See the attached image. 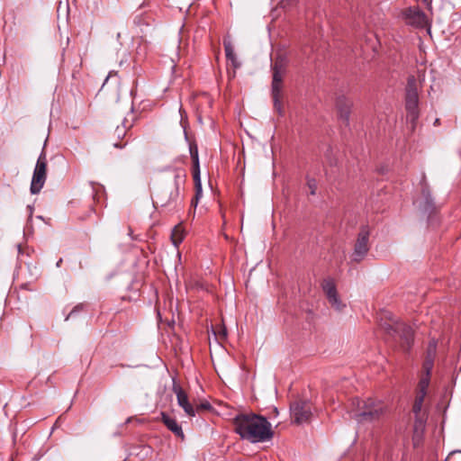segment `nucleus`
Wrapping results in <instances>:
<instances>
[{
    "label": "nucleus",
    "mask_w": 461,
    "mask_h": 461,
    "mask_svg": "<svg viewBox=\"0 0 461 461\" xmlns=\"http://www.w3.org/2000/svg\"><path fill=\"white\" fill-rule=\"evenodd\" d=\"M234 431L250 443L271 440L274 437L271 423L267 418L255 413H242L233 419Z\"/></svg>",
    "instance_id": "nucleus-1"
},
{
    "label": "nucleus",
    "mask_w": 461,
    "mask_h": 461,
    "mask_svg": "<svg viewBox=\"0 0 461 461\" xmlns=\"http://www.w3.org/2000/svg\"><path fill=\"white\" fill-rule=\"evenodd\" d=\"M388 406L383 402L368 399L362 402L358 411L353 413L352 419L358 424L374 423L383 420L388 414Z\"/></svg>",
    "instance_id": "nucleus-2"
},
{
    "label": "nucleus",
    "mask_w": 461,
    "mask_h": 461,
    "mask_svg": "<svg viewBox=\"0 0 461 461\" xmlns=\"http://www.w3.org/2000/svg\"><path fill=\"white\" fill-rule=\"evenodd\" d=\"M180 180L178 174L173 179L163 183L156 192V203L161 207L175 208L180 201Z\"/></svg>",
    "instance_id": "nucleus-3"
},
{
    "label": "nucleus",
    "mask_w": 461,
    "mask_h": 461,
    "mask_svg": "<svg viewBox=\"0 0 461 461\" xmlns=\"http://www.w3.org/2000/svg\"><path fill=\"white\" fill-rule=\"evenodd\" d=\"M406 118L411 123L413 131L417 125L420 117L419 113V95L416 86V79L413 76L408 78L405 96Z\"/></svg>",
    "instance_id": "nucleus-4"
},
{
    "label": "nucleus",
    "mask_w": 461,
    "mask_h": 461,
    "mask_svg": "<svg viewBox=\"0 0 461 461\" xmlns=\"http://www.w3.org/2000/svg\"><path fill=\"white\" fill-rule=\"evenodd\" d=\"M47 163L48 160L46 153L42 150L37 159L31 182L30 190L32 194H39L45 184L47 176Z\"/></svg>",
    "instance_id": "nucleus-5"
},
{
    "label": "nucleus",
    "mask_w": 461,
    "mask_h": 461,
    "mask_svg": "<svg viewBox=\"0 0 461 461\" xmlns=\"http://www.w3.org/2000/svg\"><path fill=\"white\" fill-rule=\"evenodd\" d=\"M370 230L367 226H363L357 235V242L355 244L354 251L352 253V260L360 262L364 259L369 250Z\"/></svg>",
    "instance_id": "nucleus-6"
},
{
    "label": "nucleus",
    "mask_w": 461,
    "mask_h": 461,
    "mask_svg": "<svg viewBox=\"0 0 461 461\" xmlns=\"http://www.w3.org/2000/svg\"><path fill=\"white\" fill-rule=\"evenodd\" d=\"M293 421L296 424H303L310 421L312 407L306 401H297L290 406Z\"/></svg>",
    "instance_id": "nucleus-7"
},
{
    "label": "nucleus",
    "mask_w": 461,
    "mask_h": 461,
    "mask_svg": "<svg viewBox=\"0 0 461 461\" xmlns=\"http://www.w3.org/2000/svg\"><path fill=\"white\" fill-rule=\"evenodd\" d=\"M406 23L416 27L424 28L429 24L426 14L417 6H411L402 12Z\"/></svg>",
    "instance_id": "nucleus-8"
},
{
    "label": "nucleus",
    "mask_w": 461,
    "mask_h": 461,
    "mask_svg": "<svg viewBox=\"0 0 461 461\" xmlns=\"http://www.w3.org/2000/svg\"><path fill=\"white\" fill-rule=\"evenodd\" d=\"M424 393L423 394H417L413 406H412V412L415 415V423H414V429L415 430L423 429L425 427L426 420H427V414L425 411H422V405L424 402Z\"/></svg>",
    "instance_id": "nucleus-9"
},
{
    "label": "nucleus",
    "mask_w": 461,
    "mask_h": 461,
    "mask_svg": "<svg viewBox=\"0 0 461 461\" xmlns=\"http://www.w3.org/2000/svg\"><path fill=\"white\" fill-rule=\"evenodd\" d=\"M173 392L176 395L177 404L183 408L184 411L190 417L195 416V410L189 402L188 396L181 386L177 384L173 385Z\"/></svg>",
    "instance_id": "nucleus-10"
},
{
    "label": "nucleus",
    "mask_w": 461,
    "mask_h": 461,
    "mask_svg": "<svg viewBox=\"0 0 461 461\" xmlns=\"http://www.w3.org/2000/svg\"><path fill=\"white\" fill-rule=\"evenodd\" d=\"M353 103L345 95H339L336 99V107L338 109L339 118L348 124Z\"/></svg>",
    "instance_id": "nucleus-11"
},
{
    "label": "nucleus",
    "mask_w": 461,
    "mask_h": 461,
    "mask_svg": "<svg viewBox=\"0 0 461 461\" xmlns=\"http://www.w3.org/2000/svg\"><path fill=\"white\" fill-rule=\"evenodd\" d=\"M397 331L399 332L402 339V347L404 350H409L413 343V330L412 329L404 324L400 323L397 325Z\"/></svg>",
    "instance_id": "nucleus-12"
},
{
    "label": "nucleus",
    "mask_w": 461,
    "mask_h": 461,
    "mask_svg": "<svg viewBox=\"0 0 461 461\" xmlns=\"http://www.w3.org/2000/svg\"><path fill=\"white\" fill-rule=\"evenodd\" d=\"M161 420L163 421L165 426L170 431H172L176 437L182 439L185 438L182 427L177 423L175 418L170 417L166 412H161Z\"/></svg>",
    "instance_id": "nucleus-13"
},
{
    "label": "nucleus",
    "mask_w": 461,
    "mask_h": 461,
    "mask_svg": "<svg viewBox=\"0 0 461 461\" xmlns=\"http://www.w3.org/2000/svg\"><path fill=\"white\" fill-rule=\"evenodd\" d=\"M223 46L227 59L231 63L234 68H240V63L239 62L237 55L234 52V48L230 37L223 39Z\"/></svg>",
    "instance_id": "nucleus-14"
},
{
    "label": "nucleus",
    "mask_w": 461,
    "mask_h": 461,
    "mask_svg": "<svg viewBox=\"0 0 461 461\" xmlns=\"http://www.w3.org/2000/svg\"><path fill=\"white\" fill-rule=\"evenodd\" d=\"M321 285L327 299L330 298L333 294L338 293L335 281L331 277L323 279Z\"/></svg>",
    "instance_id": "nucleus-15"
},
{
    "label": "nucleus",
    "mask_w": 461,
    "mask_h": 461,
    "mask_svg": "<svg viewBox=\"0 0 461 461\" xmlns=\"http://www.w3.org/2000/svg\"><path fill=\"white\" fill-rule=\"evenodd\" d=\"M287 66H288L287 58L283 54H279L275 58V59L272 63V71L286 72Z\"/></svg>",
    "instance_id": "nucleus-16"
},
{
    "label": "nucleus",
    "mask_w": 461,
    "mask_h": 461,
    "mask_svg": "<svg viewBox=\"0 0 461 461\" xmlns=\"http://www.w3.org/2000/svg\"><path fill=\"white\" fill-rule=\"evenodd\" d=\"M285 73L286 72L284 71H273L271 91H282L283 77L285 75Z\"/></svg>",
    "instance_id": "nucleus-17"
},
{
    "label": "nucleus",
    "mask_w": 461,
    "mask_h": 461,
    "mask_svg": "<svg viewBox=\"0 0 461 461\" xmlns=\"http://www.w3.org/2000/svg\"><path fill=\"white\" fill-rule=\"evenodd\" d=\"M185 238V231L180 225L175 226L171 232V240L175 247H178V245L183 241Z\"/></svg>",
    "instance_id": "nucleus-18"
},
{
    "label": "nucleus",
    "mask_w": 461,
    "mask_h": 461,
    "mask_svg": "<svg viewBox=\"0 0 461 461\" xmlns=\"http://www.w3.org/2000/svg\"><path fill=\"white\" fill-rule=\"evenodd\" d=\"M105 141L108 145L117 149H123L127 145V141L121 142L120 140H117L113 131L107 133Z\"/></svg>",
    "instance_id": "nucleus-19"
},
{
    "label": "nucleus",
    "mask_w": 461,
    "mask_h": 461,
    "mask_svg": "<svg viewBox=\"0 0 461 461\" xmlns=\"http://www.w3.org/2000/svg\"><path fill=\"white\" fill-rule=\"evenodd\" d=\"M125 122L126 121L124 120L122 123L121 126H117L113 131V135L116 136V139L117 140H122L125 135H126V132H127V129L130 128L131 126H126L125 125Z\"/></svg>",
    "instance_id": "nucleus-20"
},
{
    "label": "nucleus",
    "mask_w": 461,
    "mask_h": 461,
    "mask_svg": "<svg viewBox=\"0 0 461 461\" xmlns=\"http://www.w3.org/2000/svg\"><path fill=\"white\" fill-rule=\"evenodd\" d=\"M328 301L330 304L337 311H341L345 307V304L340 300L338 293L329 298Z\"/></svg>",
    "instance_id": "nucleus-21"
},
{
    "label": "nucleus",
    "mask_w": 461,
    "mask_h": 461,
    "mask_svg": "<svg viewBox=\"0 0 461 461\" xmlns=\"http://www.w3.org/2000/svg\"><path fill=\"white\" fill-rule=\"evenodd\" d=\"M281 96H282V91H272V97L274 101V107L278 112L279 114H282L283 109H282V104H281Z\"/></svg>",
    "instance_id": "nucleus-22"
},
{
    "label": "nucleus",
    "mask_w": 461,
    "mask_h": 461,
    "mask_svg": "<svg viewBox=\"0 0 461 461\" xmlns=\"http://www.w3.org/2000/svg\"><path fill=\"white\" fill-rule=\"evenodd\" d=\"M190 156L192 158L194 166L198 167L199 165V156H198V149L195 144L190 145L189 147Z\"/></svg>",
    "instance_id": "nucleus-23"
},
{
    "label": "nucleus",
    "mask_w": 461,
    "mask_h": 461,
    "mask_svg": "<svg viewBox=\"0 0 461 461\" xmlns=\"http://www.w3.org/2000/svg\"><path fill=\"white\" fill-rule=\"evenodd\" d=\"M214 336L220 340H225L227 338V330L225 327L220 326L217 330H212Z\"/></svg>",
    "instance_id": "nucleus-24"
},
{
    "label": "nucleus",
    "mask_w": 461,
    "mask_h": 461,
    "mask_svg": "<svg viewBox=\"0 0 461 461\" xmlns=\"http://www.w3.org/2000/svg\"><path fill=\"white\" fill-rule=\"evenodd\" d=\"M429 381L428 378H422L420 381V384H419L420 390H419L418 394H423L424 393V396H426L427 388L429 386Z\"/></svg>",
    "instance_id": "nucleus-25"
},
{
    "label": "nucleus",
    "mask_w": 461,
    "mask_h": 461,
    "mask_svg": "<svg viewBox=\"0 0 461 461\" xmlns=\"http://www.w3.org/2000/svg\"><path fill=\"white\" fill-rule=\"evenodd\" d=\"M194 181L195 186L202 185L201 184V177H200V167H195L194 166V172H193Z\"/></svg>",
    "instance_id": "nucleus-26"
},
{
    "label": "nucleus",
    "mask_w": 461,
    "mask_h": 461,
    "mask_svg": "<svg viewBox=\"0 0 461 461\" xmlns=\"http://www.w3.org/2000/svg\"><path fill=\"white\" fill-rule=\"evenodd\" d=\"M202 197V185L195 186V196L192 201V205L196 207L199 199Z\"/></svg>",
    "instance_id": "nucleus-27"
},
{
    "label": "nucleus",
    "mask_w": 461,
    "mask_h": 461,
    "mask_svg": "<svg viewBox=\"0 0 461 461\" xmlns=\"http://www.w3.org/2000/svg\"><path fill=\"white\" fill-rule=\"evenodd\" d=\"M436 341H431L429 345V356L432 357L436 352Z\"/></svg>",
    "instance_id": "nucleus-28"
},
{
    "label": "nucleus",
    "mask_w": 461,
    "mask_h": 461,
    "mask_svg": "<svg viewBox=\"0 0 461 461\" xmlns=\"http://www.w3.org/2000/svg\"><path fill=\"white\" fill-rule=\"evenodd\" d=\"M211 408V404L209 402H203L200 403L194 408L195 413L199 411L200 410H209Z\"/></svg>",
    "instance_id": "nucleus-29"
},
{
    "label": "nucleus",
    "mask_w": 461,
    "mask_h": 461,
    "mask_svg": "<svg viewBox=\"0 0 461 461\" xmlns=\"http://www.w3.org/2000/svg\"><path fill=\"white\" fill-rule=\"evenodd\" d=\"M77 307H76L75 309H73V310L70 312V313L68 315V317L66 318V320H68V318H69V317H70V316H71V315H72V314L77 311Z\"/></svg>",
    "instance_id": "nucleus-30"
},
{
    "label": "nucleus",
    "mask_w": 461,
    "mask_h": 461,
    "mask_svg": "<svg viewBox=\"0 0 461 461\" xmlns=\"http://www.w3.org/2000/svg\"><path fill=\"white\" fill-rule=\"evenodd\" d=\"M424 2V4H426L428 6H430L431 5V1L432 0H422Z\"/></svg>",
    "instance_id": "nucleus-31"
},
{
    "label": "nucleus",
    "mask_w": 461,
    "mask_h": 461,
    "mask_svg": "<svg viewBox=\"0 0 461 461\" xmlns=\"http://www.w3.org/2000/svg\"><path fill=\"white\" fill-rule=\"evenodd\" d=\"M438 124H439V119H438V118H437V119L435 120V122H434V125H435V126H437V125H438Z\"/></svg>",
    "instance_id": "nucleus-32"
},
{
    "label": "nucleus",
    "mask_w": 461,
    "mask_h": 461,
    "mask_svg": "<svg viewBox=\"0 0 461 461\" xmlns=\"http://www.w3.org/2000/svg\"><path fill=\"white\" fill-rule=\"evenodd\" d=\"M274 413H276V415H277V414H278V410H277V408H274Z\"/></svg>",
    "instance_id": "nucleus-33"
},
{
    "label": "nucleus",
    "mask_w": 461,
    "mask_h": 461,
    "mask_svg": "<svg viewBox=\"0 0 461 461\" xmlns=\"http://www.w3.org/2000/svg\"><path fill=\"white\" fill-rule=\"evenodd\" d=\"M28 208L30 209V213L32 214V208L31 206H28Z\"/></svg>",
    "instance_id": "nucleus-34"
},
{
    "label": "nucleus",
    "mask_w": 461,
    "mask_h": 461,
    "mask_svg": "<svg viewBox=\"0 0 461 461\" xmlns=\"http://www.w3.org/2000/svg\"><path fill=\"white\" fill-rule=\"evenodd\" d=\"M456 452H458V451H457V450L452 451V452L450 453V455H451V454H455V453H456Z\"/></svg>",
    "instance_id": "nucleus-35"
},
{
    "label": "nucleus",
    "mask_w": 461,
    "mask_h": 461,
    "mask_svg": "<svg viewBox=\"0 0 461 461\" xmlns=\"http://www.w3.org/2000/svg\"><path fill=\"white\" fill-rule=\"evenodd\" d=\"M312 194H315V191L312 189V192H311Z\"/></svg>",
    "instance_id": "nucleus-36"
}]
</instances>
